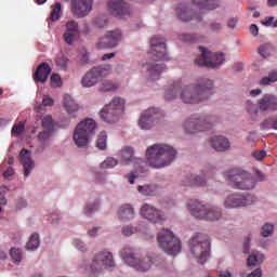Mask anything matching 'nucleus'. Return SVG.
I'll return each instance as SVG.
<instances>
[{
	"mask_svg": "<svg viewBox=\"0 0 277 277\" xmlns=\"http://www.w3.org/2000/svg\"><path fill=\"white\" fill-rule=\"evenodd\" d=\"M117 215L120 222H131V220H135V208L131 203L122 205L119 207Z\"/></svg>",
	"mask_w": 277,
	"mask_h": 277,
	"instance_id": "28",
	"label": "nucleus"
},
{
	"mask_svg": "<svg viewBox=\"0 0 277 277\" xmlns=\"http://www.w3.org/2000/svg\"><path fill=\"white\" fill-rule=\"evenodd\" d=\"M63 38H64V41L66 42V44H75V42H77V40L79 38V34L78 32H68L65 30Z\"/></svg>",
	"mask_w": 277,
	"mask_h": 277,
	"instance_id": "50",
	"label": "nucleus"
},
{
	"mask_svg": "<svg viewBox=\"0 0 277 277\" xmlns=\"http://www.w3.org/2000/svg\"><path fill=\"white\" fill-rule=\"evenodd\" d=\"M253 159H255V161H262V159H265V157H267V151L265 150H255L252 154Z\"/></svg>",
	"mask_w": 277,
	"mask_h": 277,
	"instance_id": "60",
	"label": "nucleus"
},
{
	"mask_svg": "<svg viewBox=\"0 0 277 277\" xmlns=\"http://www.w3.org/2000/svg\"><path fill=\"white\" fill-rule=\"evenodd\" d=\"M80 274H101L104 269L108 272H114L116 269V259H114V253L107 249H103L100 252L95 253L93 259L90 261L81 260L79 265Z\"/></svg>",
	"mask_w": 277,
	"mask_h": 277,
	"instance_id": "5",
	"label": "nucleus"
},
{
	"mask_svg": "<svg viewBox=\"0 0 277 277\" xmlns=\"http://www.w3.org/2000/svg\"><path fill=\"white\" fill-rule=\"evenodd\" d=\"M276 51V48H274V45L267 43V44H263L260 45L259 48V53L262 57H264L266 60V57H272V55H274Z\"/></svg>",
	"mask_w": 277,
	"mask_h": 277,
	"instance_id": "42",
	"label": "nucleus"
},
{
	"mask_svg": "<svg viewBox=\"0 0 277 277\" xmlns=\"http://www.w3.org/2000/svg\"><path fill=\"white\" fill-rule=\"evenodd\" d=\"M23 131H25V123L19 122L13 126L11 133L12 135H21Z\"/></svg>",
	"mask_w": 277,
	"mask_h": 277,
	"instance_id": "58",
	"label": "nucleus"
},
{
	"mask_svg": "<svg viewBox=\"0 0 277 277\" xmlns=\"http://www.w3.org/2000/svg\"><path fill=\"white\" fill-rule=\"evenodd\" d=\"M237 23H239V18L237 17H230L227 21V27L228 29H235V27H237Z\"/></svg>",
	"mask_w": 277,
	"mask_h": 277,
	"instance_id": "62",
	"label": "nucleus"
},
{
	"mask_svg": "<svg viewBox=\"0 0 277 277\" xmlns=\"http://www.w3.org/2000/svg\"><path fill=\"white\" fill-rule=\"evenodd\" d=\"M101 209V201L100 200H94V201H90L88 202L83 210L82 213L83 215H85V217H92V215L96 212H98Z\"/></svg>",
	"mask_w": 277,
	"mask_h": 277,
	"instance_id": "36",
	"label": "nucleus"
},
{
	"mask_svg": "<svg viewBox=\"0 0 277 277\" xmlns=\"http://www.w3.org/2000/svg\"><path fill=\"white\" fill-rule=\"evenodd\" d=\"M65 31L71 32V34H80V31H79V24L76 21H68L66 23Z\"/></svg>",
	"mask_w": 277,
	"mask_h": 277,
	"instance_id": "54",
	"label": "nucleus"
},
{
	"mask_svg": "<svg viewBox=\"0 0 277 277\" xmlns=\"http://www.w3.org/2000/svg\"><path fill=\"white\" fill-rule=\"evenodd\" d=\"M42 128H43V131H49L53 133V131L55 130V122H53V117L51 116L43 117Z\"/></svg>",
	"mask_w": 277,
	"mask_h": 277,
	"instance_id": "46",
	"label": "nucleus"
},
{
	"mask_svg": "<svg viewBox=\"0 0 277 277\" xmlns=\"http://www.w3.org/2000/svg\"><path fill=\"white\" fill-rule=\"evenodd\" d=\"M189 248L198 263L205 265L209 260V250H211L209 237L205 234H196L189 241Z\"/></svg>",
	"mask_w": 277,
	"mask_h": 277,
	"instance_id": "12",
	"label": "nucleus"
},
{
	"mask_svg": "<svg viewBox=\"0 0 277 277\" xmlns=\"http://www.w3.org/2000/svg\"><path fill=\"white\" fill-rule=\"evenodd\" d=\"M95 25H96L100 29H103V27H107V19H106V18L97 17V18L95 19Z\"/></svg>",
	"mask_w": 277,
	"mask_h": 277,
	"instance_id": "64",
	"label": "nucleus"
},
{
	"mask_svg": "<svg viewBox=\"0 0 277 277\" xmlns=\"http://www.w3.org/2000/svg\"><path fill=\"white\" fill-rule=\"evenodd\" d=\"M265 261V255L259 251H252V253L248 256L247 265L249 267H254L256 265H261Z\"/></svg>",
	"mask_w": 277,
	"mask_h": 277,
	"instance_id": "38",
	"label": "nucleus"
},
{
	"mask_svg": "<svg viewBox=\"0 0 277 277\" xmlns=\"http://www.w3.org/2000/svg\"><path fill=\"white\" fill-rule=\"evenodd\" d=\"M51 137H53V132H49L47 130L39 132L37 140L40 147L36 149V153H44V148H48V146L51 144Z\"/></svg>",
	"mask_w": 277,
	"mask_h": 277,
	"instance_id": "31",
	"label": "nucleus"
},
{
	"mask_svg": "<svg viewBox=\"0 0 277 277\" xmlns=\"http://www.w3.org/2000/svg\"><path fill=\"white\" fill-rule=\"evenodd\" d=\"M50 83L52 88H62V77L58 74H53Z\"/></svg>",
	"mask_w": 277,
	"mask_h": 277,
	"instance_id": "56",
	"label": "nucleus"
},
{
	"mask_svg": "<svg viewBox=\"0 0 277 277\" xmlns=\"http://www.w3.org/2000/svg\"><path fill=\"white\" fill-rule=\"evenodd\" d=\"M150 53L157 60H170L168 56V48L166 47V38L161 36H154L150 39Z\"/></svg>",
	"mask_w": 277,
	"mask_h": 277,
	"instance_id": "18",
	"label": "nucleus"
},
{
	"mask_svg": "<svg viewBox=\"0 0 277 277\" xmlns=\"http://www.w3.org/2000/svg\"><path fill=\"white\" fill-rule=\"evenodd\" d=\"M63 107L68 116H70L71 118H77V113L79 111V104L75 102L72 96H70L69 94L64 95Z\"/></svg>",
	"mask_w": 277,
	"mask_h": 277,
	"instance_id": "29",
	"label": "nucleus"
},
{
	"mask_svg": "<svg viewBox=\"0 0 277 277\" xmlns=\"http://www.w3.org/2000/svg\"><path fill=\"white\" fill-rule=\"evenodd\" d=\"M38 248H40V235L38 233H34L26 243V250L34 252L35 250H38Z\"/></svg>",
	"mask_w": 277,
	"mask_h": 277,
	"instance_id": "39",
	"label": "nucleus"
},
{
	"mask_svg": "<svg viewBox=\"0 0 277 277\" xmlns=\"http://www.w3.org/2000/svg\"><path fill=\"white\" fill-rule=\"evenodd\" d=\"M106 36L115 49L124 40V34L120 29L108 30L106 31Z\"/></svg>",
	"mask_w": 277,
	"mask_h": 277,
	"instance_id": "33",
	"label": "nucleus"
},
{
	"mask_svg": "<svg viewBox=\"0 0 277 277\" xmlns=\"http://www.w3.org/2000/svg\"><path fill=\"white\" fill-rule=\"evenodd\" d=\"M100 92H114L118 90V84L111 80H104L100 87Z\"/></svg>",
	"mask_w": 277,
	"mask_h": 277,
	"instance_id": "43",
	"label": "nucleus"
},
{
	"mask_svg": "<svg viewBox=\"0 0 277 277\" xmlns=\"http://www.w3.org/2000/svg\"><path fill=\"white\" fill-rule=\"evenodd\" d=\"M158 246L167 254H179L181 252V240L168 228H162L157 236Z\"/></svg>",
	"mask_w": 277,
	"mask_h": 277,
	"instance_id": "13",
	"label": "nucleus"
},
{
	"mask_svg": "<svg viewBox=\"0 0 277 277\" xmlns=\"http://www.w3.org/2000/svg\"><path fill=\"white\" fill-rule=\"evenodd\" d=\"M96 133V121L92 118H87L80 121L74 129L72 140L78 148H87Z\"/></svg>",
	"mask_w": 277,
	"mask_h": 277,
	"instance_id": "9",
	"label": "nucleus"
},
{
	"mask_svg": "<svg viewBox=\"0 0 277 277\" xmlns=\"http://www.w3.org/2000/svg\"><path fill=\"white\" fill-rule=\"evenodd\" d=\"M97 71V75H100V79H103L104 77H109L111 72H114V67L109 64H104L94 67Z\"/></svg>",
	"mask_w": 277,
	"mask_h": 277,
	"instance_id": "40",
	"label": "nucleus"
},
{
	"mask_svg": "<svg viewBox=\"0 0 277 277\" xmlns=\"http://www.w3.org/2000/svg\"><path fill=\"white\" fill-rule=\"evenodd\" d=\"M213 90V80L208 78H199L196 82L189 84H181L175 82L164 92L166 101H174L180 96V101L185 105H197L211 96Z\"/></svg>",
	"mask_w": 277,
	"mask_h": 277,
	"instance_id": "2",
	"label": "nucleus"
},
{
	"mask_svg": "<svg viewBox=\"0 0 277 277\" xmlns=\"http://www.w3.org/2000/svg\"><path fill=\"white\" fill-rule=\"evenodd\" d=\"M108 8L114 16H127L130 14L129 4L122 0H110Z\"/></svg>",
	"mask_w": 277,
	"mask_h": 277,
	"instance_id": "25",
	"label": "nucleus"
},
{
	"mask_svg": "<svg viewBox=\"0 0 277 277\" xmlns=\"http://www.w3.org/2000/svg\"><path fill=\"white\" fill-rule=\"evenodd\" d=\"M186 209L195 220L202 222H222V220H224V211L222 208L205 201L189 199L186 202Z\"/></svg>",
	"mask_w": 277,
	"mask_h": 277,
	"instance_id": "6",
	"label": "nucleus"
},
{
	"mask_svg": "<svg viewBox=\"0 0 277 277\" xmlns=\"http://www.w3.org/2000/svg\"><path fill=\"white\" fill-rule=\"evenodd\" d=\"M217 122V117L205 113L190 115L184 120L183 129L188 135L209 131Z\"/></svg>",
	"mask_w": 277,
	"mask_h": 277,
	"instance_id": "7",
	"label": "nucleus"
},
{
	"mask_svg": "<svg viewBox=\"0 0 277 277\" xmlns=\"http://www.w3.org/2000/svg\"><path fill=\"white\" fill-rule=\"evenodd\" d=\"M126 105L127 100L123 97H113L111 101L100 110L101 120L107 124H116L117 122H120L122 116H124Z\"/></svg>",
	"mask_w": 277,
	"mask_h": 277,
	"instance_id": "8",
	"label": "nucleus"
},
{
	"mask_svg": "<svg viewBox=\"0 0 277 277\" xmlns=\"http://www.w3.org/2000/svg\"><path fill=\"white\" fill-rule=\"evenodd\" d=\"M272 83H277V70L274 69L268 72V76L263 77L260 80V85H272Z\"/></svg>",
	"mask_w": 277,
	"mask_h": 277,
	"instance_id": "41",
	"label": "nucleus"
},
{
	"mask_svg": "<svg viewBox=\"0 0 277 277\" xmlns=\"http://www.w3.org/2000/svg\"><path fill=\"white\" fill-rule=\"evenodd\" d=\"M137 172H144V168H138V169H136V171L131 172L128 175V181L131 185H134L135 184V179H137V176H140V174H137Z\"/></svg>",
	"mask_w": 277,
	"mask_h": 277,
	"instance_id": "59",
	"label": "nucleus"
},
{
	"mask_svg": "<svg viewBox=\"0 0 277 277\" xmlns=\"http://www.w3.org/2000/svg\"><path fill=\"white\" fill-rule=\"evenodd\" d=\"M71 243L74 248H76V250H79L80 252H88V245H85L83 240L79 238H74Z\"/></svg>",
	"mask_w": 277,
	"mask_h": 277,
	"instance_id": "53",
	"label": "nucleus"
},
{
	"mask_svg": "<svg viewBox=\"0 0 277 277\" xmlns=\"http://www.w3.org/2000/svg\"><path fill=\"white\" fill-rule=\"evenodd\" d=\"M226 179L233 189L246 192L256 187V180H254L250 172L243 169L236 168L227 171Z\"/></svg>",
	"mask_w": 277,
	"mask_h": 277,
	"instance_id": "10",
	"label": "nucleus"
},
{
	"mask_svg": "<svg viewBox=\"0 0 277 277\" xmlns=\"http://www.w3.org/2000/svg\"><path fill=\"white\" fill-rule=\"evenodd\" d=\"M10 256H11L13 263L18 265V263H21V261H23V251L18 248H12L10 250Z\"/></svg>",
	"mask_w": 277,
	"mask_h": 277,
	"instance_id": "48",
	"label": "nucleus"
},
{
	"mask_svg": "<svg viewBox=\"0 0 277 277\" xmlns=\"http://www.w3.org/2000/svg\"><path fill=\"white\" fill-rule=\"evenodd\" d=\"M55 64L57 68L61 70H67L68 69V57L64 55H60L55 58Z\"/></svg>",
	"mask_w": 277,
	"mask_h": 277,
	"instance_id": "51",
	"label": "nucleus"
},
{
	"mask_svg": "<svg viewBox=\"0 0 277 277\" xmlns=\"http://www.w3.org/2000/svg\"><path fill=\"white\" fill-rule=\"evenodd\" d=\"M95 146L98 148V150H107V132L102 131L97 135Z\"/></svg>",
	"mask_w": 277,
	"mask_h": 277,
	"instance_id": "44",
	"label": "nucleus"
},
{
	"mask_svg": "<svg viewBox=\"0 0 277 277\" xmlns=\"http://www.w3.org/2000/svg\"><path fill=\"white\" fill-rule=\"evenodd\" d=\"M261 235L265 238L272 237L274 235V224L265 223L261 228Z\"/></svg>",
	"mask_w": 277,
	"mask_h": 277,
	"instance_id": "52",
	"label": "nucleus"
},
{
	"mask_svg": "<svg viewBox=\"0 0 277 277\" xmlns=\"http://www.w3.org/2000/svg\"><path fill=\"white\" fill-rule=\"evenodd\" d=\"M19 161L23 167V172L25 179L34 172V168H36V162H34V158H31V150L23 148L19 151Z\"/></svg>",
	"mask_w": 277,
	"mask_h": 277,
	"instance_id": "21",
	"label": "nucleus"
},
{
	"mask_svg": "<svg viewBox=\"0 0 277 277\" xmlns=\"http://www.w3.org/2000/svg\"><path fill=\"white\" fill-rule=\"evenodd\" d=\"M95 49L97 51H107L109 49H115L114 43L109 40V37L105 32L102 37L97 38L95 42Z\"/></svg>",
	"mask_w": 277,
	"mask_h": 277,
	"instance_id": "34",
	"label": "nucleus"
},
{
	"mask_svg": "<svg viewBox=\"0 0 277 277\" xmlns=\"http://www.w3.org/2000/svg\"><path fill=\"white\" fill-rule=\"evenodd\" d=\"M200 55L195 60L196 66L206 68H220L225 62L224 53L211 52L205 47H199Z\"/></svg>",
	"mask_w": 277,
	"mask_h": 277,
	"instance_id": "14",
	"label": "nucleus"
},
{
	"mask_svg": "<svg viewBox=\"0 0 277 277\" xmlns=\"http://www.w3.org/2000/svg\"><path fill=\"white\" fill-rule=\"evenodd\" d=\"M210 146L216 153H226V150H230V141L225 136H212L210 137Z\"/></svg>",
	"mask_w": 277,
	"mask_h": 277,
	"instance_id": "26",
	"label": "nucleus"
},
{
	"mask_svg": "<svg viewBox=\"0 0 277 277\" xmlns=\"http://www.w3.org/2000/svg\"><path fill=\"white\" fill-rule=\"evenodd\" d=\"M259 202V197L252 193H230L223 199L224 209H248Z\"/></svg>",
	"mask_w": 277,
	"mask_h": 277,
	"instance_id": "11",
	"label": "nucleus"
},
{
	"mask_svg": "<svg viewBox=\"0 0 277 277\" xmlns=\"http://www.w3.org/2000/svg\"><path fill=\"white\" fill-rule=\"evenodd\" d=\"M27 205H28V203H27V199L21 197V198H18L17 201H16L15 209H16L17 211H22V209H27Z\"/></svg>",
	"mask_w": 277,
	"mask_h": 277,
	"instance_id": "61",
	"label": "nucleus"
},
{
	"mask_svg": "<svg viewBox=\"0 0 277 277\" xmlns=\"http://www.w3.org/2000/svg\"><path fill=\"white\" fill-rule=\"evenodd\" d=\"M220 8V0H190L189 2L180 3L175 10L177 17L183 23L196 21L201 23L202 13L211 12Z\"/></svg>",
	"mask_w": 277,
	"mask_h": 277,
	"instance_id": "3",
	"label": "nucleus"
},
{
	"mask_svg": "<svg viewBox=\"0 0 277 277\" xmlns=\"http://www.w3.org/2000/svg\"><path fill=\"white\" fill-rule=\"evenodd\" d=\"M93 0H72L71 12L77 18H83L92 12Z\"/></svg>",
	"mask_w": 277,
	"mask_h": 277,
	"instance_id": "19",
	"label": "nucleus"
},
{
	"mask_svg": "<svg viewBox=\"0 0 277 277\" xmlns=\"http://www.w3.org/2000/svg\"><path fill=\"white\" fill-rule=\"evenodd\" d=\"M101 76L96 71L95 67H92L81 79L82 88H94L101 81Z\"/></svg>",
	"mask_w": 277,
	"mask_h": 277,
	"instance_id": "27",
	"label": "nucleus"
},
{
	"mask_svg": "<svg viewBox=\"0 0 277 277\" xmlns=\"http://www.w3.org/2000/svg\"><path fill=\"white\" fill-rule=\"evenodd\" d=\"M260 111H277V96L272 93H266L258 101Z\"/></svg>",
	"mask_w": 277,
	"mask_h": 277,
	"instance_id": "22",
	"label": "nucleus"
},
{
	"mask_svg": "<svg viewBox=\"0 0 277 277\" xmlns=\"http://www.w3.org/2000/svg\"><path fill=\"white\" fill-rule=\"evenodd\" d=\"M95 49L97 51H107L109 49H115L114 43L109 40V37L105 32L102 37L97 38L95 42Z\"/></svg>",
	"mask_w": 277,
	"mask_h": 277,
	"instance_id": "35",
	"label": "nucleus"
},
{
	"mask_svg": "<svg viewBox=\"0 0 277 277\" xmlns=\"http://www.w3.org/2000/svg\"><path fill=\"white\" fill-rule=\"evenodd\" d=\"M98 233H101V227H93L91 229H88L87 235L90 237H98Z\"/></svg>",
	"mask_w": 277,
	"mask_h": 277,
	"instance_id": "63",
	"label": "nucleus"
},
{
	"mask_svg": "<svg viewBox=\"0 0 277 277\" xmlns=\"http://www.w3.org/2000/svg\"><path fill=\"white\" fill-rule=\"evenodd\" d=\"M163 118V110L157 107H150L143 110L137 120L138 128L142 131H150Z\"/></svg>",
	"mask_w": 277,
	"mask_h": 277,
	"instance_id": "15",
	"label": "nucleus"
},
{
	"mask_svg": "<svg viewBox=\"0 0 277 277\" xmlns=\"http://www.w3.org/2000/svg\"><path fill=\"white\" fill-rule=\"evenodd\" d=\"M108 8L114 16H127L130 14L129 4L122 0H110Z\"/></svg>",
	"mask_w": 277,
	"mask_h": 277,
	"instance_id": "24",
	"label": "nucleus"
},
{
	"mask_svg": "<svg viewBox=\"0 0 277 277\" xmlns=\"http://www.w3.org/2000/svg\"><path fill=\"white\" fill-rule=\"evenodd\" d=\"M140 215L150 224H163L168 220L163 210L150 203H143L141 206Z\"/></svg>",
	"mask_w": 277,
	"mask_h": 277,
	"instance_id": "17",
	"label": "nucleus"
},
{
	"mask_svg": "<svg viewBox=\"0 0 277 277\" xmlns=\"http://www.w3.org/2000/svg\"><path fill=\"white\" fill-rule=\"evenodd\" d=\"M119 256L124 265L141 273L149 272L153 265H157V262L159 261L158 255H142L137 252V249L131 246L123 247L119 251Z\"/></svg>",
	"mask_w": 277,
	"mask_h": 277,
	"instance_id": "4",
	"label": "nucleus"
},
{
	"mask_svg": "<svg viewBox=\"0 0 277 277\" xmlns=\"http://www.w3.org/2000/svg\"><path fill=\"white\" fill-rule=\"evenodd\" d=\"M60 18H62V4L60 2H56L53 5L50 19L55 22V21H60Z\"/></svg>",
	"mask_w": 277,
	"mask_h": 277,
	"instance_id": "47",
	"label": "nucleus"
},
{
	"mask_svg": "<svg viewBox=\"0 0 277 277\" xmlns=\"http://www.w3.org/2000/svg\"><path fill=\"white\" fill-rule=\"evenodd\" d=\"M55 105V100L51 97L49 94H44L42 98V106L43 107H53Z\"/></svg>",
	"mask_w": 277,
	"mask_h": 277,
	"instance_id": "57",
	"label": "nucleus"
},
{
	"mask_svg": "<svg viewBox=\"0 0 277 277\" xmlns=\"http://www.w3.org/2000/svg\"><path fill=\"white\" fill-rule=\"evenodd\" d=\"M136 189L138 194H141V196H145L146 198H148L157 196L159 192V186H157V184H143L138 185Z\"/></svg>",
	"mask_w": 277,
	"mask_h": 277,
	"instance_id": "32",
	"label": "nucleus"
},
{
	"mask_svg": "<svg viewBox=\"0 0 277 277\" xmlns=\"http://www.w3.org/2000/svg\"><path fill=\"white\" fill-rule=\"evenodd\" d=\"M143 68H145L147 72V79H149V81H159L161 79V75H163V72L167 70L164 64L150 62L143 64Z\"/></svg>",
	"mask_w": 277,
	"mask_h": 277,
	"instance_id": "20",
	"label": "nucleus"
},
{
	"mask_svg": "<svg viewBox=\"0 0 277 277\" xmlns=\"http://www.w3.org/2000/svg\"><path fill=\"white\" fill-rule=\"evenodd\" d=\"M215 174V167L207 166L201 170L200 174H188L182 181L184 187H205L207 179Z\"/></svg>",
	"mask_w": 277,
	"mask_h": 277,
	"instance_id": "16",
	"label": "nucleus"
},
{
	"mask_svg": "<svg viewBox=\"0 0 277 277\" xmlns=\"http://www.w3.org/2000/svg\"><path fill=\"white\" fill-rule=\"evenodd\" d=\"M49 75H51V66H49V63H41L34 74V80L39 83H45Z\"/></svg>",
	"mask_w": 277,
	"mask_h": 277,
	"instance_id": "30",
	"label": "nucleus"
},
{
	"mask_svg": "<svg viewBox=\"0 0 277 277\" xmlns=\"http://www.w3.org/2000/svg\"><path fill=\"white\" fill-rule=\"evenodd\" d=\"M179 40L181 42H198L200 35L181 34L179 35Z\"/></svg>",
	"mask_w": 277,
	"mask_h": 277,
	"instance_id": "49",
	"label": "nucleus"
},
{
	"mask_svg": "<svg viewBox=\"0 0 277 277\" xmlns=\"http://www.w3.org/2000/svg\"><path fill=\"white\" fill-rule=\"evenodd\" d=\"M121 233L124 237H131L132 235H143L145 239H150V237H155L154 235L148 236V227L146 225H126L122 227Z\"/></svg>",
	"mask_w": 277,
	"mask_h": 277,
	"instance_id": "23",
	"label": "nucleus"
},
{
	"mask_svg": "<svg viewBox=\"0 0 277 277\" xmlns=\"http://www.w3.org/2000/svg\"><path fill=\"white\" fill-rule=\"evenodd\" d=\"M8 194V188L5 186L0 187V213L2 211L1 207H5L8 205V199H5V195Z\"/></svg>",
	"mask_w": 277,
	"mask_h": 277,
	"instance_id": "55",
	"label": "nucleus"
},
{
	"mask_svg": "<svg viewBox=\"0 0 277 277\" xmlns=\"http://www.w3.org/2000/svg\"><path fill=\"white\" fill-rule=\"evenodd\" d=\"M277 131V116H271L260 123V131Z\"/></svg>",
	"mask_w": 277,
	"mask_h": 277,
	"instance_id": "37",
	"label": "nucleus"
},
{
	"mask_svg": "<svg viewBox=\"0 0 277 277\" xmlns=\"http://www.w3.org/2000/svg\"><path fill=\"white\" fill-rule=\"evenodd\" d=\"M117 157L122 166H134L135 170L149 166L155 170L168 168L176 159V149L166 143H156L147 147L145 151V161L135 157V149L131 146L122 147Z\"/></svg>",
	"mask_w": 277,
	"mask_h": 277,
	"instance_id": "1",
	"label": "nucleus"
},
{
	"mask_svg": "<svg viewBox=\"0 0 277 277\" xmlns=\"http://www.w3.org/2000/svg\"><path fill=\"white\" fill-rule=\"evenodd\" d=\"M118 166V159L114 157H107L104 161L100 163L101 170H111Z\"/></svg>",
	"mask_w": 277,
	"mask_h": 277,
	"instance_id": "45",
	"label": "nucleus"
}]
</instances>
